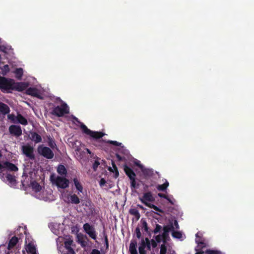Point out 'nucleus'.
Returning a JSON list of instances; mask_svg holds the SVG:
<instances>
[{"mask_svg":"<svg viewBox=\"0 0 254 254\" xmlns=\"http://www.w3.org/2000/svg\"><path fill=\"white\" fill-rule=\"evenodd\" d=\"M64 241V247L67 250L66 254H75L74 251L71 248V246L73 243L72 237L70 236H66L64 238L59 237L57 239V244L59 251L62 252L61 249L64 247L63 242Z\"/></svg>","mask_w":254,"mask_h":254,"instance_id":"1","label":"nucleus"},{"mask_svg":"<svg viewBox=\"0 0 254 254\" xmlns=\"http://www.w3.org/2000/svg\"><path fill=\"white\" fill-rule=\"evenodd\" d=\"M50 180L53 184L62 189H65L69 186V181L67 179L54 174L51 175Z\"/></svg>","mask_w":254,"mask_h":254,"instance_id":"2","label":"nucleus"},{"mask_svg":"<svg viewBox=\"0 0 254 254\" xmlns=\"http://www.w3.org/2000/svg\"><path fill=\"white\" fill-rule=\"evenodd\" d=\"M69 113V107L66 104L63 103L61 106H58L55 107L52 114L57 117H63L64 115Z\"/></svg>","mask_w":254,"mask_h":254,"instance_id":"3","label":"nucleus"},{"mask_svg":"<svg viewBox=\"0 0 254 254\" xmlns=\"http://www.w3.org/2000/svg\"><path fill=\"white\" fill-rule=\"evenodd\" d=\"M74 119L77 122L80 124L81 128H82L83 132L86 133V134L89 135L91 137H93L95 138H100L104 135V134L101 132L93 131L90 130L85 125H84L82 123H80L77 118L74 117Z\"/></svg>","mask_w":254,"mask_h":254,"instance_id":"4","label":"nucleus"},{"mask_svg":"<svg viewBox=\"0 0 254 254\" xmlns=\"http://www.w3.org/2000/svg\"><path fill=\"white\" fill-rule=\"evenodd\" d=\"M13 79L0 77V89L4 92H9L12 89Z\"/></svg>","mask_w":254,"mask_h":254,"instance_id":"5","label":"nucleus"},{"mask_svg":"<svg viewBox=\"0 0 254 254\" xmlns=\"http://www.w3.org/2000/svg\"><path fill=\"white\" fill-rule=\"evenodd\" d=\"M36 198L44 201H52L54 199L51 190L42 189L41 191L36 194Z\"/></svg>","mask_w":254,"mask_h":254,"instance_id":"6","label":"nucleus"},{"mask_svg":"<svg viewBox=\"0 0 254 254\" xmlns=\"http://www.w3.org/2000/svg\"><path fill=\"white\" fill-rule=\"evenodd\" d=\"M0 178L3 182H5L10 187L16 186V181L13 176L7 173L4 174L1 171H0Z\"/></svg>","mask_w":254,"mask_h":254,"instance_id":"7","label":"nucleus"},{"mask_svg":"<svg viewBox=\"0 0 254 254\" xmlns=\"http://www.w3.org/2000/svg\"><path fill=\"white\" fill-rule=\"evenodd\" d=\"M25 249L30 254H37L35 242L30 237L26 236L25 239Z\"/></svg>","mask_w":254,"mask_h":254,"instance_id":"8","label":"nucleus"},{"mask_svg":"<svg viewBox=\"0 0 254 254\" xmlns=\"http://www.w3.org/2000/svg\"><path fill=\"white\" fill-rule=\"evenodd\" d=\"M2 155L0 153V171L3 172V169H6L11 171H17L18 168L13 164L8 161H3L1 158Z\"/></svg>","mask_w":254,"mask_h":254,"instance_id":"9","label":"nucleus"},{"mask_svg":"<svg viewBox=\"0 0 254 254\" xmlns=\"http://www.w3.org/2000/svg\"><path fill=\"white\" fill-rule=\"evenodd\" d=\"M83 228L85 232L92 239L96 240L97 237V233L95 230L94 226L86 223L83 226Z\"/></svg>","mask_w":254,"mask_h":254,"instance_id":"10","label":"nucleus"},{"mask_svg":"<svg viewBox=\"0 0 254 254\" xmlns=\"http://www.w3.org/2000/svg\"><path fill=\"white\" fill-rule=\"evenodd\" d=\"M151 248V243L148 238L142 239L139 244L138 250L139 254H146L147 251Z\"/></svg>","mask_w":254,"mask_h":254,"instance_id":"11","label":"nucleus"},{"mask_svg":"<svg viewBox=\"0 0 254 254\" xmlns=\"http://www.w3.org/2000/svg\"><path fill=\"white\" fill-rule=\"evenodd\" d=\"M140 201L146 206H149L155 200V198L151 192H147L139 197Z\"/></svg>","mask_w":254,"mask_h":254,"instance_id":"12","label":"nucleus"},{"mask_svg":"<svg viewBox=\"0 0 254 254\" xmlns=\"http://www.w3.org/2000/svg\"><path fill=\"white\" fill-rule=\"evenodd\" d=\"M172 226L170 225H167L163 228V233L162 235H159L155 237V240L157 243H160L161 241L164 242L167 240L168 237V233L172 230Z\"/></svg>","mask_w":254,"mask_h":254,"instance_id":"13","label":"nucleus"},{"mask_svg":"<svg viewBox=\"0 0 254 254\" xmlns=\"http://www.w3.org/2000/svg\"><path fill=\"white\" fill-rule=\"evenodd\" d=\"M38 151L39 154L48 159H52L54 157V153L49 147L41 145L38 147Z\"/></svg>","mask_w":254,"mask_h":254,"instance_id":"14","label":"nucleus"},{"mask_svg":"<svg viewBox=\"0 0 254 254\" xmlns=\"http://www.w3.org/2000/svg\"><path fill=\"white\" fill-rule=\"evenodd\" d=\"M21 149L23 153L30 159H34V148L29 144L22 146Z\"/></svg>","mask_w":254,"mask_h":254,"instance_id":"15","label":"nucleus"},{"mask_svg":"<svg viewBox=\"0 0 254 254\" xmlns=\"http://www.w3.org/2000/svg\"><path fill=\"white\" fill-rule=\"evenodd\" d=\"M26 92L28 95H32L41 99V95L43 92V89L41 87H30L27 89Z\"/></svg>","mask_w":254,"mask_h":254,"instance_id":"16","label":"nucleus"},{"mask_svg":"<svg viewBox=\"0 0 254 254\" xmlns=\"http://www.w3.org/2000/svg\"><path fill=\"white\" fill-rule=\"evenodd\" d=\"M28 86V83L26 82H15L13 80L11 90H15L18 91H22L26 89Z\"/></svg>","mask_w":254,"mask_h":254,"instance_id":"17","label":"nucleus"},{"mask_svg":"<svg viewBox=\"0 0 254 254\" xmlns=\"http://www.w3.org/2000/svg\"><path fill=\"white\" fill-rule=\"evenodd\" d=\"M9 130L10 133L13 134L16 136H19L22 134L21 127L18 126H11L9 128Z\"/></svg>","mask_w":254,"mask_h":254,"instance_id":"18","label":"nucleus"},{"mask_svg":"<svg viewBox=\"0 0 254 254\" xmlns=\"http://www.w3.org/2000/svg\"><path fill=\"white\" fill-rule=\"evenodd\" d=\"M64 200L65 202H70L71 203L75 204H78L80 202L79 198L75 194H72L69 196H67L66 197L64 198Z\"/></svg>","mask_w":254,"mask_h":254,"instance_id":"19","label":"nucleus"},{"mask_svg":"<svg viewBox=\"0 0 254 254\" xmlns=\"http://www.w3.org/2000/svg\"><path fill=\"white\" fill-rule=\"evenodd\" d=\"M76 238L77 242L80 244L82 247H85L87 245V242L85 241V239L87 238L86 236L79 233H77Z\"/></svg>","mask_w":254,"mask_h":254,"instance_id":"20","label":"nucleus"},{"mask_svg":"<svg viewBox=\"0 0 254 254\" xmlns=\"http://www.w3.org/2000/svg\"><path fill=\"white\" fill-rule=\"evenodd\" d=\"M30 139L35 143H38L42 141L41 136L35 132H31L29 136Z\"/></svg>","mask_w":254,"mask_h":254,"instance_id":"21","label":"nucleus"},{"mask_svg":"<svg viewBox=\"0 0 254 254\" xmlns=\"http://www.w3.org/2000/svg\"><path fill=\"white\" fill-rule=\"evenodd\" d=\"M31 186L32 188L33 192V195L36 196V194L39 193L42 189L41 187L36 182H33L31 183Z\"/></svg>","mask_w":254,"mask_h":254,"instance_id":"22","label":"nucleus"},{"mask_svg":"<svg viewBox=\"0 0 254 254\" xmlns=\"http://www.w3.org/2000/svg\"><path fill=\"white\" fill-rule=\"evenodd\" d=\"M200 234V233L199 232L196 234L195 242L198 244V246H197L198 247H199L201 248H202L203 247H205L206 246V245H205V243H204L203 240L201 238H199Z\"/></svg>","mask_w":254,"mask_h":254,"instance_id":"23","label":"nucleus"},{"mask_svg":"<svg viewBox=\"0 0 254 254\" xmlns=\"http://www.w3.org/2000/svg\"><path fill=\"white\" fill-rule=\"evenodd\" d=\"M170 225L172 226L173 227L172 228V230L170 231V232H172V234L173 237H174V238L179 239H183L184 237H183V234L180 232L174 231V226L172 225V224Z\"/></svg>","mask_w":254,"mask_h":254,"instance_id":"24","label":"nucleus"},{"mask_svg":"<svg viewBox=\"0 0 254 254\" xmlns=\"http://www.w3.org/2000/svg\"><path fill=\"white\" fill-rule=\"evenodd\" d=\"M0 112L3 114H6L9 112L8 106L2 103H0Z\"/></svg>","mask_w":254,"mask_h":254,"instance_id":"25","label":"nucleus"},{"mask_svg":"<svg viewBox=\"0 0 254 254\" xmlns=\"http://www.w3.org/2000/svg\"><path fill=\"white\" fill-rule=\"evenodd\" d=\"M124 170H125V172H126V174L129 178V179L133 178L135 177V173L128 167L125 166L124 167Z\"/></svg>","mask_w":254,"mask_h":254,"instance_id":"26","label":"nucleus"},{"mask_svg":"<svg viewBox=\"0 0 254 254\" xmlns=\"http://www.w3.org/2000/svg\"><path fill=\"white\" fill-rule=\"evenodd\" d=\"M136 242H131L130 244L129 250L131 254H137L136 249Z\"/></svg>","mask_w":254,"mask_h":254,"instance_id":"27","label":"nucleus"},{"mask_svg":"<svg viewBox=\"0 0 254 254\" xmlns=\"http://www.w3.org/2000/svg\"><path fill=\"white\" fill-rule=\"evenodd\" d=\"M15 119L16 120V123H19L23 125H26L27 124L26 119L21 115H18L16 117Z\"/></svg>","mask_w":254,"mask_h":254,"instance_id":"28","label":"nucleus"},{"mask_svg":"<svg viewBox=\"0 0 254 254\" xmlns=\"http://www.w3.org/2000/svg\"><path fill=\"white\" fill-rule=\"evenodd\" d=\"M73 183L76 189L80 192H82L83 190V187L80 183L76 178L73 179Z\"/></svg>","mask_w":254,"mask_h":254,"instance_id":"29","label":"nucleus"},{"mask_svg":"<svg viewBox=\"0 0 254 254\" xmlns=\"http://www.w3.org/2000/svg\"><path fill=\"white\" fill-rule=\"evenodd\" d=\"M18 242V238L16 237H13L9 241L8 248L10 249L13 248Z\"/></svg>","mask_w":254,"mask_h":254,"instance_id":"30","label":"nucleus"},{"mask_svg":"<svg viewBox=\"0 0 254 254\" xmlns=\"http://www.w3.org/2000/svg\"><path fill=\"white\" fill-rule=\"evenodd\" d=\"M141 170L142 173L145 177L151 176L153 174V171L152 170L145 168L144 167V166L141 168Z\"/></svg>","mask_w":254,"mask_h":254,"instance_id":"31","label":"nucleus"},{"mask_svg":"<svg viewBox=\"0 0 254 254\" xmlns=\"http://www.w3.org/2000/svg\"><path fill=\"white\" fill-rule=\"evenodd\" d=\"M57 172L61 175H65L66 173V170L64 165H61L58 166L57 168Z\"/></svg>","mask_w":254,"mask_h":254,"instance_id":"32","label":"nucleus"},{"mask_svg":"<svg viewBox=\"0 0 254 254\" xmlns=\"http://www.w3.org/2000/svg\"><path fill=\"white\" fill-rule=\"evenodd\" d=\"M169 186V183L167 181L165 180V183L162 185H159L157 187V189L159 190L163 191L165 190Z\"/></svg>","mask_w":254,"mask_h":254,"instance_id":"33","label":"nucleus"},{"mask_svg":"<svg viewBox=\"0 0 254 254\" xmlns=\"http://www.w3.org/2000/svg\"><path fill=\"white\" fill-rule=\"evenodd\" d=\"M14 73L16 74V78L20 79H21V78L23 75V69L22 68H17L15 70Z\"/></svg>","mask_w":254,"mask_h":254,"instance_id":"34","label":"nucleus"},{"mask_svg":"<svg viewBox=\"0 0 254 254\" xmlns=\"http://www.w3.org/2000/svg\"><path fill=\"white\" fill-rule=\"evenodd\" d=\"M129 213L139 219L140 215L138 211L135 208H132L129 210Z\"/></svg>","mask_w":254,"mask_h":254,"instance_id":"35","label":"nucleus"},{"mask_svg":"<svg viewBox=\"0 0 254 254\" xmlns=\"http://www.w3.org/2000/svg\"><path fill=\"white\" fill-rule=\"evenodd\" d=\"M112 165H113V168H112L111 167H110L109 170L111 172H115V177L117 178L119 176V173L117 170V168L116 166L114 163H112Z\"/></svg>","mask_w":254,"mask_h":254,"instance_id":"36","label":"nucleus"},{"mask_svg":"<svg viewBox=\"0 0 254 254\" xmlns=\"http://www.w3.org/2000/svg\"><path fill=\"white\" fill-rule=\"evenodd\" d=\"M1 69V73L2 75H5L9 70V68L8 65H5Z\"/></svg>","mask_w":254,"mask_h":254,"instance_id":"37","label":"nucleus"},{"mask_svg":"<svg viewBox=\"0 0 254 254\" xmlns=\"http://www.w3.org/2000/svg\"><path fill=\"white\" fill-rule=\"evenodd\" d=\"M206 254H222V253L217 250H208L205 252Z\"/></svg>","mask_w":254,"mask_h":254,"instance_id":"38","label":"nucleus"},{"mask_svg":"<svg viewBox=\"0 0 254 254\" xmlns=\"http://www.w3.org/2000/svg\"><path fill=\"white\" fill-rule=\"evenodd\" d=\"M167 247L165 244H162L160 247V254H166Z\"/></svg>","mask_w":254,"mask_h":254,"instance_id":"39","label":"nucleus"},{"mask_svg":"<svg viewBox=\"0 0 254 254\" xmlns=\"http://www.w3.org/2000/svg\"><path fill=\"white\" fill-rule=\"evenodd\" d=\"M10 50L9 46H6L4 45H0V51L4 53H7L8 50Z\"/></svg>","mask_w":254,"mask_h":254,"instance_id":"40","label":"nucleus"},{"mask_svg":"<svg viewBox=\"0 0 254 254\" xmlns=\"http://www.w3.org/2000/svg\"><path fill=\"white\" fill-rule=\"evenodd\" d=\"M58 226H59V225H58L57 224H56L55 225H51L50 226L51 228L52 232L57 235L59 234V231L58 230H57L56 229H53L52 227L56 228Z\"/></svg>","mask_w":254,"mask_h":254,"instance_id":"41","label":"nucleus"},{"mask_svg":"<svg viewBox=\"0 0 254 254\" xmlns=\"http://www.w3.org/2000/svg\"><path fill=\"white\" fill-rule=\"evenodd\" d=\"M148 207L151 208L153 209L154 210H155L156 211L160 212H162V211L160 209H159L158 207L154 205V204H151Z\"/></svg>","mask_w":254,"mask_h":254,"instance_id":"42","label":"nucleus"},{"mask_svg":"<svg viewBox=\"0 0 254 254\" xmlns=\"http://www.w3.org/2000/svg\"><path fill=\"white\" fill-rule=\"evenodd\" d=\"M161 228H162V227L160 225L157 224L156 225V227H155L154 230V231H153L154 233L155 234L158 233L161 230Z\"/></svg>","mask_w":254,"mask_h":254,"instance_id":"43","label":"nucleus"},{"mask_svg":"<svg viewBox=\"0 0 254 254\" xmlns=\"http://www.w3.org/2000/svg\"><path fill=\"white\" fill-rule=\"evenodd\" d=\"M135 233L136 234V237L139 239L141 237V232L140 229L138 227L136 228L135 230Z\"/></svg>","mask_w":254,"mask_h":254,"instance_id":"44","label":"nucleus"},{"mask_svg":"<svg viewBox=\"0 0 254 254\" xmlns=\"http://www.w3.org/2000/svg\"><path fill=\"white\" fill-rule=\"evenodd\" d=\"M130 180H131V187L133 188H136V183L135 180V177L133 178H130Z\"/></svg>","mask_w":254,"mask_h":254,"instance_id":"45","label":"nucleus"},{"mask_svg":"<svg viewBox=\"0 0 254 254\" xmlns=\"http://www.w3.org/2000/svg\"><path fill=\"white\" fill-rule=\"evenodd\" d=\"M167 200L169 201V202L171 203L172 204H174L175 202V199L172 197V196H168V199H166Z\"/></svg>","mask_w":254,"mask_h":254,"instance_id":"46","label":"nucleus"},{"mask_svg":"<svg viewBox=\"0 0 254 254\" xmlns=\"http://www.w3.org/2000/svg\"><path fill=\"white\" fill-rule=\"evenodd\" d=\"M8 118L11 120L14 123H16V120L15 119L16 117H15L13 115H8Z\"/></svg>","mask_w":254,"mask_h":254,"instance_id":"47","label":"nucleus"},{"mask_svg":"<svg viewBox=\"0 0 254 254\" xmlns=\"http://www.w3.org/2000/svg\"><path fill=\"white\" fill-rule=\"evenodd\" d=\"M100 164L99 162L98 161H95L93 165V169L95 171L98 168L99 165Z\"/></svg>","mask_w":254,"mask_h":254,"instance_id":"48","label":"nucleus"},{"mask_svg":"<svg viewBox=\"0 0 254 254\" xmlns=\"http://www.w3.org/2000/svg\"><path fill=\"white\" fill-rule=\"evenodd\" d=\"M151 245H152V246L153 248H155V247H157V242L155 240H153V239L151 240Z\"/></svg>","mask_w":254,"mask_h":254,"instance_id":"49","label":"nucleus"},{"mask_svg":"<svg viewBox=\"0 0 254 254\" xmlns=\"http://www.w3.org/2000/svg\"><path fill=\"white\" fill-rule=\"evenodd\" d=\"M49 144L50 146L52 148H54L56 146L55 143L52 140H50Z\"/></svg>","mask_w":254,"mask_h":254,"instance_id":"50","label":"nucleus"},{"mask_svg":"<svg viewBox=\"0 0 254 254\" xmlns=\"http://www.w3.org/2000/svg\"><path fill=\"white\" fill-rule=\"evenodd\" d=\"M134 163L135 164H136L137 166H138L140 169L141 168H142V167L143 166L142 165H141L140 163V161L137 160H135V161H134Z\"/></svg>","mask_w":254,"mask_h":254,"instance_id":"51","label":"nucleus"},{"mask_svg":"<svg viewBox=\"0 0 254 254\" xmlns=\"http://www.w3.org/2000/svg\"><path fill=\"white\" fill-rule=\"evenodd\" d=\"M110 142L114 145H117V146H120L121 145V143H119L118 142L116 141H110Z\"/></svg>","mask_w":254,"mask_h":254,"instance_id":"52","label":"nucleus"},{"mask_svg":"<svg viewBox=\"0 0 254 254\" xmlns=\"http://www.w3.org/2000/svg\"><path fill=\"white\" fill-rule=\"evenodd\" d=\"M158 195L160 197H162V198H164L165 199H168V196L164 194H162V193H158Z\"/></svg>","mask_w":254,"mask_h":254,"instance_id":"53","label":"nucleus"},{"mask_svg":"<svg viewBox=\"0 0 254 254\" xmlns=\"http://www.w3.org/2000/svg\"><path fill=\"white\" fill-rule=\"evenodd\" d=\"M106 183V181L104 179H101L100 181V185L101 187H103Z\"/></svg>","mask_w":254,"mask_h":254,"instance_id":"54","label":"nucleus"},{"mask_svg":"<svg viewBox=\"0 0 254 254\" xmlns=\"http://www.w3.org/2000/svg\"><path fill=\"white\" fill-rule=\"evenodd\" d=\"M91 254H101L99 251L96 249H94L91 252Z\"/></svg>","mask_w":254,"mask_h":254,"instance_id":"55","label":"nucleus"},{"mask_svg":"<svg viewBox=\"0 0 254 254\" xmlns=\"http://www.w3.org/2000/svg\"><path fill=\"white\" fill-rule=\"evenodd\" d=\"M143 227L144 228V229L145 231H147V223L145 222H143Z\"/></svg>","mask_w":254,"mask_h":254,"instance_id":"56","label":"nucleus"},{"mask_svg":"<svg viewBox=\"0 0 254 254\" xmlns=\"http://www.w3.org/2000/svg\"><path fill=\"white\" fill-rule=\"evenodd\" d=\"M174 225L175 226V228L174 227V229H179V225H178L177 221L176 220L174 221Z\"/></svg>","mask_w":254,"mask_h":254,"instance_id":"57","label":"nucleus"},{"mask_svg":"<svg viewBox=\"0 0 254 254\" xmlns=\"http://www.w3.org/2000/svg\"><path fill=\"white\" fill-rule=\"evenodd\" d=\"M203 254V252H197L195 254Z\"/></svg>","mask_w":254,"mask_h":254,"instance_id":"58","label":"nucleus"},{"mask_svg":"<svg viewBox=\"0 0 254 254\" xmlns=\"http://www.w3.org/2000/svg\"><path fill=\"white\" fill-rule=\"evenodd\" d=\"M195 251H198V250L197 249H195Z\"/></svg>","mask_w":254,"mask_h":254,"instance_id":"59","label":"nucleus"}]
</instances>
